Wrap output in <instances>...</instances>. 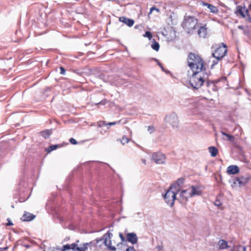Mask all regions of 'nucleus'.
Wrapping results in <instances>:
<instances>
[{
  "mask_svg": "<svg viewBox=\"0 0 251 251\" xmlns=\"http://www.w3.org/2000/svg\"><path fill=\"white\" fill-rule=\"evenodd\" d=\"M238 28L240 29H243V26L242 25H239L238 26Z\"/></svg>",
  "mask_w": 251,
  "mask_h": 251,
  "instance_id": "46",
  "label": "nucleus"
},
{
  "mask_svg": "<svg viewBox=\"0 0 251 251\" xmlns=\"http://www.w3.org/2000/svg\"><path fill=\"white\" fill-rule=\"evenodd\" d=\"M165 121L167 124L170 125L173 128H178L179 126L178 118L175 113L167 115L165 117Z\"/></svg>",
  "mask_w": 251,
  "mask_h": 251,
  "instance_id": "8",
  "label": "nucleus"
},
{
  "mask_svg": "<svg viewBox=\"0 0 251 251\" xmlns=\"http://www.w3.org/2000/svg\"><path fill=\"white\" fill-rule=\"evenodd\" d=\"M98 126L99 127H102L103 126H107V123L104 121H100L98 122Z\"/></svg>",
  "mask_w": 251,
  "mask_h": 251,
  "instance_id": "33",
  "label": "nucleus"
},
{
  "mask_svg": "<svg viewBox=\"0 0 251 251\" xmlns=\"http://www.w3.org/2000/svg\"><path fill=\"white\" fill-rule=\"evenodd\" d=\"M208 151L212 157L216 156L218 152V149L216 147L213 146L209 147Z\"/></svg>",
  "mask_w": 251,
  "mask_h": 251,
  "instance_id": "22",
  "label": "nucleus"
},
{
  "mask_svg": "<svg viewBox=\"0 0 251 251\" xmlns=\"http://www.w3.org/2000/svg\"><path fill=\"white\" fill-rule=\"evenodd\" d=\"M119 21L122 23H125L129 27L132 26L134 23V21L132 19H128L125 17H121L119 18Z\"/></svg>",
  "mask_w": 251,
  "mask_h": 251,
  "instance_id": "18",
  "label": "nucleus"
},
{
  "mask_svg": "<svg viewBox=\"0 0 251 251\" xmlns=\"http://www.w3.org/2000/svg\"><path fill=\"white\" fill-rule=\"evenodd\" d=\"M187 61L188 66L192 71H199L200 70V69H201V70H206L204 67L202 59L198 55L193 53H189Z\"/></svg>",
  "mask_w": 251,
  "mask_h": 251,
  "instance_id": "2",
  "label": "nucleus"
},
{
  "mask_svg": "<svg viewBox=\"0 0 251 251\" xmlns=\"http://www.w3.org/2000/svg\"><path fill=\"white\" fill-rule=\"evenodd\" d=\"M144 36L148 37L149 40H151L152 38V34L150 31H146Z\"/></svg>",
  "mask_w": 251,
  "mask_h": 251,
  "instance_id": "32",
  "label": "nucleus"
},
{
  "mask_svg": "<svg viewBox=\"0 0 251 251\" xmlns=\"http://www.w3.org/2000/svg\"><path fill=\"white\" fill-rule=\"evenodd\" d=\"M126 251H136L133 247H129Z\"/></svg>",
  "mask_w": 251,
  "mask_h": 251,
  "instance_id": "39",
  "label": "nucleus"
},
{
  "mask_svg": "<svg viewBox=\"0 0 251 251\" xmlns=\"http://www.w3.org/2000/svg\"><path fill=\"white\" fill-rule=\"evenodd\" d=\"M77 242L79 241H76L75 243L72 244H66L63 247V249L61 251H76V247L77 246Z\"/></svg>",
  "mask_w": 251,
  "mask_h": 251,
  "instance_id": "16",
  "label": "nucleus"
},
{
  "mask_svg": "<svg viewBox=\"0 0 251 251\" xmlns=\"http://www.w3.org/2000/svg\"><path fill=\"white\" fill-rule=\"evenodd\" d=\"M198 34L200 37L205 38L207 35V28L206 26H201L198 30Z\"/></svg>",
  "mask_w": 251,
  "mask_h": 251,
  "instance_id": "19",
  "label": "nucleus"
},
{
  "mask_svg": "<svg viewBox=\"0 0 251 251\" xmlns=\"http://www.w3.org/2000/svg\"><path fill=\"white\" fill-rule=\"evenodd\" d=\"M69 141L71 144L73 145H76L77 144V141L73 138H70Z\"/></svg>",
  "mask_w": 251,
  "mask_h": 251,
  "instance_id": "35",
  "label": "nucleus"
},
{
  "mask_svg": "<svg viewBox=\"0 0 251 251\" xmlns=\"http://www.w3.org/2000/svg\"><path fill=\"white\" fill-rule=\"evenodd\" d=\"M7 221H8V222L7 224H6L7 226H12V225H13V223L11 222V221L9 219H7Z\"/></svg>",
  "mask_w": 251,
  "mask_h": 251,
  "instance_id": "41",
  "label": "nucleus"
},
{
  "mask_svg": "<svg viewBox=\"0 0 251 251\" xmlns=\"http://www.w3.org/2000/svg\"><path fill=\"white\" fill-rule=\"evenodd\" d=\"M140 214H141V213H140V212L137 213V214H138V215H139Z\"/></svg>",
  "mask_w": 251,
  "mask_h": 251,
  "instance_id": "48",
  "label": "nucleus"
},
{
  "mask_svg": "<svg viewBox=\"0 0 251 251\" xmlns=\"http://www.w3.org/2000/svg\"><path fill=\"white\" fill-rule=\"evenodd\" d=\"M59 146L58 145H51L48 148H47L46 149V151L48 152H51V151H53V150H56V149H57V148L59 147Z\"/></svg>",
  "mask_w": 251,
  "mask_h": 251,
  "instance_id": "27",
  "label": "nucleus"
},
{
  "mask_svg": "<svg viewBox=\"0 0 251 251\" xmlns=\"http://www.w3.org/2000/svg\"><path fill=\"white\" fill-rule=\"evenodd\" d=\"M237 11H235V13L237 14L238 13L240 14L243 18H245L246 15L249 17V21L251 23V17L248 14L249 9H246L245 12H243L242 11L243 7L241 6H237L236 7Z\"/></svg>",
  "mask_w": 251,
  "mask_h": 251,
  "instance_id": "15",
  "label": "nucleus"
},
{
  "mask_svg": "<svg viewBox=\"0 0 251 251\" xmlns=\"http://www.w3.org/2000/svg\"><path fill=\"white\" fill-rule=\"evenodd\" d=\"M221 133L226 136L227 138V140H229V141H232L233 139V137L229 135V134H226V133L224 132L223 131H221Z\"/></svg>",
  "mask_w": 251,
  "mask_h": 251,
  "instance_id": "31",
  "label": "nucleus"
},
{
  "mask_svg": "<svg viewBox=\"0 0 251 251\" xmlns=\"http://www.w3.org/2000/svg\"><path fill=\"white\" fill-rule=\"evenodd\" d=\"M151 48L155 51H158L159 49V44L157 42L155 39H153L152 43L151 45Z\"/></svg>",
  "mask_w": 251,
  "mask_h": 251,
  "instance_id": "23",
  "label": "nucleus"
},
{
  "mask_svg": "<svg viewBox=\"0 0 251 251\" xmlns=\"http://www.w3.org/2000/svg\"><path fill=\"white\" fill-rule=\"evenodd\" d=\"M121 143L124 145L125 144L127 143L129 141V138L126 137L125 136H123L122 139L120 140Z\"/></svg>",
  "mask_w": 251,
  "mask_h": 251,
  "instance_id": "28",
  "label": "nucleus"
},
{
  "mask_svg": "<svg viewBox=\"0 0 251 251\" xmlns=\"http://www.w3.org/2000/svg\"><path fill=\"white\" fill-rule=\"evenodd\" d=\"M223 47H219L215 50V52L212 53V56L216 58L218 60H220L224 57L227 52L226 45L223 43Z\"/></svg>",
  "mask_w": 251,
  "mask_h": 251,
  "instance_id": "9",
  "label": "nucleus"
},
{
  "mask_svg": "<svg viewBox=\"0 0 251 251\" xmlns=\"http://www.w3.org/2000/svg\"><path fill=\"white\" fill-rule=\"evenodd\" d=\"M249 8L251 10V3L249 5Z\"/></svg>",
  "mask_w": 251,
  "mask_h": 251,
  "instance_id": "47",
  "label": "nucleus"
},
{
  "mask_svg": "<svg viewBox=\"0 0 251 251\" xmlns=\"http://www.w3.org/2000/svg\"><path fill=\"white\" fill-rule=\"evenodd\" d=\"M200 5L203 6H206L209 11L213 13H217L218 12V9L217 7L212 4L205 3L203 1H200Z\"/></svg>",
  "mask_w": 251,
  "mask_h": 251,
  "instance_id": "14",
  "label": "nucleus"
},
{
  "mask_svg": "<svg viewBox=\"0 0 251 251\" xmlns=\"http://www.w3.org/2000/svg\"><path fill=\"white\" fill-rule=\"evenodd\" d=\"M226 172L229 175H235L239 172V168L236 165H230L227 167Z\"/></svg>",
  "mask_w": 251,
  "mask_h": 251,
  "instance_id": "17",
  "label": "nucleus"
},
{
  "mask_svg": "<svg viewBox=\"0 0 251 251\" xmlns=\"http://www.w3.org/2000/svg\"><path fill=\"white\" fill-rule=\"evenodd\" d=\"M113 234L110 232L104 234L103 236L99 239H96L98 241V247H100L103 244L110 251H114L116 250L114 246L112 245L111 238Z\"/></svg>",
  "mask_w": 251,
  "mask_h": 251,
  "instance_id": "4",
  "label": "nucleus"
},
{
  "mask_svg": "<svg viewBox=\"0 0 251 251\" xmlns=\"http://www.w3.org/2000/svg\"><path fill=\"white\" fill-rule=\"evenodd\" d=\"M60 71H60V74H61V75H64V74H65V70L64 69V68H63V67H61L60 68Z\"/></svg>",
  "mask_w": 251,
  "mask_h": 251,
  "instance_id": "40",
  "label": "nucleus"
},
{
  "mask_svg": "<svg viewBox=\"0 0 251 251\" xmlns=\"http://www.w3.org/2000/svg\"><path fill=\"white\" fill-rule=\"evenodd\" d=\"M120 122V121H119L118 122L108 123H107L106 124L109 126H114V125H116L118 123H119Z\"/></svg>",
  "mask_w": 251,
  "mask_h": 251,
  "instance_id": "38",
  "label": "nucleus"
},
{
  "mask_svg": "<svg viewBox=\"0 0 251 251\" xmlns=\"http://www.w3.org/2000/svg\"><path fill=\"white\" fill-rule=\"evenodd\" d=\"M119 237H120L122 242H124L125 241H126V238H125L124 236L123 235L122 233H119Z\"/></svg>",
  "mask_w": 251,
  "mask_h": 251,
  "instance_id": "36",
  "label": "nucleus"
},
{
  "mask_svg": "<svg viewBox=\"0 0 251 251\" xmlns=\"http://www.w3.org/2000/svg\"><path fill=\"white\" fill-rule=\"evenodd\" d=\"M35 217V215L30 214V213L26 212L23 215L22 219L24 221H30L33 220Z\"/></svg>",
  "mask_w": 251,
  "mask_h": 251,
  "instance_id": "21",
  "label": "nucleus"
},
{
  "mask_svg": "<svg viewBox=\"0 0 251 251\" xmlns=\"http://www.w3.org/2000/svg\"><path fill=\"white\" fill-rule=\"evenodd\" d=\"M153 251H164L163 245L162 244L157 245Z\"/></svg>",
  "mask_w": 251,
  "mask_h": 251,
  "instance_id": "30",
  "label": "nucleus"
},
{
  "mask_svg": "<svg viewBox=\"0 0 251 251\" xmlns=\"http://www.w3.org/2000/svg\"><path fill=\"white\" fill-rule=\"evenodd\" d=\"M98 241L94 240L88 243H85L76 247L77 251H95L98 249Z\"/></svg>",
  "mask_w": 251,
  "mask_h": 251,
  "instance_id": "6",
  "label": "nucleus"
},
{
  "mask_svg": "<svg viewBox=\"0 0 251 251\" xmlns=\"http://www.w3.org/2000/svg\"><path fill=\"white\" fill-rule=\"evenodd\" d=\"M184 179L183 178H178L176 182V183L174 184V185H175V189L176 190V186H178L179 187H181L182 185L184 183Z\"/></svg>",
  "mask_w": 251,
  "mask_h": 251,
  "instance_id": "25",
  "label": "nucleus"
},
{
  "mask_svg": "<svg viewBox=\"0 0 251 251\" xmlns=\"http://www.w3.org/2000/svg\"><path fill=\"white\" fill-rule=\"evenodd\" d=\"M198 24V20L194 17L185 16L182 23V26L187 33H193Z\"/></svg>",
  "mask_w": 251,
  "mask_h": 251,
  "instance_id": "3",
  "label": "nucleus"
},
{
  "mask_svg": "<svg viewBox=\"0 0 251 251\" xmlns=\"http://www.w3.org/2000/svg\"><path fill=\"white\" fill-rule=\"evenodd\" d=\"M51 133V130H47L45 131H43L41 132V135L44 138H48L50 136V135Z\"/></svg>",
  "mask_w": 251,
  "mask_h": 251,
  "instance_id": "26",
  "label": "nucleus"
},
{
  "mask_svg": "<svg viewBox=\"0 0 251 251\" xmlns=\"http://www.w3.org/2000/svg\"><path fill=\"white\" fill-rule=\"evenodd\" d=\"M176 191H177L178 194L177 200L182 203H185L189 198L193 197L191 196L189 188L182 190H180V189H176Z\"/></svg>",
  "mask_w": 251,
  "mask_h": 251,
  "instance_id": "7",
  "label": "nucleus"
},
{
  "mask_svg": "<svg viewBox=\"0 0 251 251\" xmlns=\"http://www.w3.org/2000/svg\"><path fill=\"white\" fill-rule=\"evenodd\" d=\"M251 178L250 176H241L236 178V182L240 186H244Z\"/></svg>",
  "mask_w": 251,
  "mask_h": 251,
  "instance_id": "13",
  "label": "nucleus"
},
{
  "mask_svg": "<svg viewBox=\"0 0 251 251\" xmlns=\"http://www.w3.org/2000/svg\"><path fill=\"white\" fill-rule=\"evenodd\" d=\"M148 131H150V133H151L153 130V127L152 126H148Z\"/></svg>",
  "mask_w": 251,
  "mask_h": 251,
  "instance_id": "42",
  "label": "nucleus"
},
{
  "mask_svg": "<svg viewBox=\"0 0 251 251\" xmlns=\"http://www.w3.org/2000/svg\"><path fill=\"white\" fill-rule=\"evenodd\" d=\"M155 60L157 62L158 65L161 68L162 70H163V68L160 62H158V60L157 59H155Z\"/></svg>",
  "mask_w": 251,
  "mask_h": 251,
  "instance_id": "44",
  "label": "nucleus"
},
{
  "mask_svg": "<svg viewBox=\"0 0 251 251\" xmlns=\"http://www.w3.org/2000/svg\"><path fill=\"white\" fill-rule=\"evenodd\" d=\"M175 188V185H172L170 189H169L164 195H163L164 199L166 202L170 205L171 207L174 205L175 201L177 200L176 197V193L175 190H173Z\"/></svg>",
  "mask_w": 251,
  "mask_h": 251,
  "instance_id": "5",
  "label": "nucleus"
},
{
  "mask_svg": "<svg viewBox=\"0 0 251 251\" xmlns=\"http://www.w3.org/2000/svg\"><path fill=\"white\" fill-rule=\"evenodd\" d=\"M153 10H156L157 12L159 11L158 9L155 8V7H152L150 9V11L149 14H151Z\"/></svg>",
  "mask_w": 251,
  "mask_h": 251,
  "instance_id": "37",
  "label": "nucleus"
},
{
  "mask_svg": "<svg viewBox=\"0 0 251 251\" xmlns=\"http://www.w3.org/2000/svg\"><path fill=\"white\" fill-rule=\"evenodd\" d=\"M218 245L220 249H225L227 247V242L223 240L219 241Z\"/></svg>",
  "mask_w": 251,
  "mask_h": 251,
  "instance_id": "24",
  "label": "nucleus"
},
{
  "mask_svg": "<svg viewBox=\"0 0 251 251\" xmlns=\"http://www.w3.org/2000/svg\"><path fill=\"white\" fill-rule=\"evenodd\" d=\"M193 72V75L190 78L189 84L192 88L197 89L207 80L209 72H207L206 70H201V69Z\"/></svg>",
  "mask_w": 251,
  "mask_h": 251,
  "instance_id": "1",
  "label": "nucleus"
},
{
  "mask_svg": "<svg viewBox=\"0 0 251 251\" xmlns=\"http://www.w3.org/2000/svg\"><path fill=\"white\" fill-rule=\"evenodd\" d=\"M246 248L245 246L240 245L236 247L234 251H246Z\"/></svg>",
  "mask_w": 251,
  "mask_h": 251,
  "instance_id": "29",
  "label": "nucleus"
},
{
  "mask_svg": "<svg viewBox=\"0 0 251 251\" xmlns=\"http://www.w3.org/2000/svg\"><path fill=\"white\" fill-rule=\"evenodd\" d=\"M214 204H215V205H216L218 207H220L222 204L220 200H216L214 202Z\"/></svg>",
  "mask_w": 251,
  "mask_h": 251,
  "instance_id": "34",
  "label": "nucleus"
},
{
  "mask_svg": "<svg viewBox=\"0 0 251 251\" xmlns=\"http://www.w3.org/2000/svg\"><path fill=\"white\" fill-rule=\"evenodd\" d=\"M191 196L195 197L196 196H201L202 193L201 187L198 185H191L189 187Z\"/></svg>",
  "mask_w": 251,
  "mask_h": 251,
  "instance_id": "11",
  "label": "nucleus"
},
{
  "mask_svg": "<svg viewBox=\"0 0 251 251\" xmlns=\"http://www.w3.org/2000/svg\"><path fill=\"white\" fill-rule=\"evenodd\" d=\"M105 102L103 101H101L100 102H98V103H96V105H98V104H102V105H104L105 104Z\"/></svg>",
  "mask_w": 251,
  "mask_h": 251,
  "instance_id": "43",
  "label": "nucleus"
},
{
  "mask_svg": "<svg viewBox=\"0 0 251 251\" xmlns=\"http://www.w3.org/2000/svg\"><path fill=\"white\" fill-rule=\"evenodd\" d=\"M142 162L145 165L146 164V160L145 159H141Z\"/></svg>",
  "mask_w": 251,
  "mask_h": 251,
  "instance_id": "45",
  "label": "nucleus"
},
{
  "mask_svg": "<svg viewBox=\"0 0 251 251\" xmlns=\"http://www.w3.org/2000/svg\"><path fill=\"white\" fill-rule=\"evenodd\" d=\"M151 159L157 164H163L165 163L166 157L161 152H153L151 155Z\"/></svg>",
  "mask_w": 251,
  "mask_h": 251,
  "instance_id": "10",
  "label": "nucleus"
},
{
  "mask_svg": "<svg viewBox=\"0 0 251 251\" xmlns=\"http://www.w3.org/2000/svg\"><path fill=\"white\" fill-rule=\"evenodd\" d=\"M126 241H128L132 244H135L138 242V237L134 232L127 233L126 234Z\"/></svg>",
  "mask_w": 251,
  "mask_h": 251,
  "instance_id": "12",
  "label": "nucleus"
},
{
  "mask_svg": "<svg viewBox=\"0 0 251 251\" xmlns=\"http://www.w3.org/2000/svg\"><path fill=\"white\" fill-rule=\"evenodd\" d=\"M206 85L208 88L207 91L209 92H210L211 90H212L213 91H216L217 90V87L212 81H210L207 80L206 81Z\"/></svg>",
  "mask_w": 251,
  "mask_h": 251,
  "instance_id": "20",
  "label": "nucleus"
}]
</instances>
